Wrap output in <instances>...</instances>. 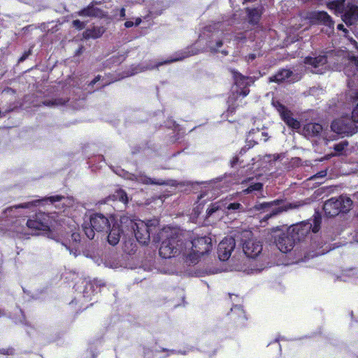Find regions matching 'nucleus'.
Listing matches in <instances>:
<instances>
[{"mask_svg": "<svg viewBox=\"0 0 358 358\" xmlns=\"http://www.w3.org/2000/svg\"><path fill=\"white\" fill-rule=\"evenodd\" d=\"M278 110L280 113L282 119L285 122L294 129H299L300 127V122L294 119L289 110L285 108L283 106H280Z\"/></svg>", "mask_w": 358, "mask_h": 358, "instance_id": "15", "label": "nucleus"}, {"mask_svg": "<svg viewBox=\"0 0 358 358\" xmlns=\"http://www.w3.org/2000/svg\"><path fill=\"white\" fill-rule=\"evenodd\" d=\"M241 95H242L243 97L247 96L249 93V90L248 88H244L241 90V92H239Z\"/></svg>", "mask_w": 358, "mask_h": 358, "instance_id": "40", "label": "nucleus"}, {"mask_svg": "<svg viewBox=\"0 0 358 358\" xmlns=\"http://www.w3.org/2000/svg\"><path fill=\"white\" fill-rule=\"evenodd\" d=\"M241 192L245 194H257L260 193L263 189V184L259 182H257L253 178H249L243 181L241 184Z\"/></svg>", "mask_w": 358, "mask_h": 358, "instance_id": "12", "label": "nucleus"}, {"mask_svg": "<svg viewBox=\"0 0 358 358\" xmlns=\"http://www.w3.org/2000/svg\"><path fill=\"white\" fill-rule=\"evenodd\" d=\"M90 12H91V17H92V15H94V13H95V8H93L92 6H91Z\"/></svg>", "mask_w": 358, "mask_h": 358, "instance_id": "47", "label": "nucleus"}, {"mask_svg": "<svg viewBox=\"0 0 358 358\" xmlns=\"http://www.w3.org/2000/svg\"><path fill=\"white\" fill-rule=\"evenodd\" d=\"M120 15L121 17H125V9L124 8L120 9Z\"/></svg>", "mask_w": 358, "mask_h": 358, "instance_id": "44", "label": "nucleus"}, {"mask_svg": "<svg viewBox=\"0 0 358 358\" xmlns=\"http://www.w3.org/2000/svg\"><path fill=\"white\" fill-rule=\"evenodd\" d=\"M228 210H238L242 208L239 203H233L228 205L227 207Z\"/></svg>", "mask_w": 358, "mask_h": 358, "instance_id": "35", "label": "nucleus"}, {"mask_svg": "<svg viewBox=\"0 0 358 358\" xmlns=\"http://www.w3.org/2000/svg\"><path fill=\"white\" fill-rule=\"evenodd\" d=\"M278 203V201H275L273 202H271V203H260V204H258V205H256L255 206V208L256 210H261V209H263L264 208H267V207H270L273 205H276L277 203Z\"/></svg>", "mask_w": 358, "mask_h": 358, "instance_id": "31", "label": "nucleus"}, {"mask_svg": "<svg viewBox=\"0 0 358 358\" xmlns=\"http://www.w3.org/2000/svg\"><path fill=\"white\" fill-rule=\"evenodd\" d=\"M234 76L235 84L237 86H241V85H243L244 83H246V80H248V78L243 77L242 75L238 74V73H235Z\"/></svg>", "mask_w": 358, "mask_h": 358, "instance_id": "27", "label": "nucleus"}, {"mask_svg": "<svg viewBox=\"0 0 358 358\" xmlns=\"http://www.w3.org/2000/svg\"><path fill=\"white\" fill-rule=\"evenodd\" d=\"M321 219L315 217L312 224L301 223L290 227H278L271 229L268 233L267 239L273 241L278 250L287 253L290 252L295 244L296 241L301 240L312 229L313 232L317 233L320 228Z\"/></svg>", "mask_w": 358, "mask_h": 358, "instance_id": "2", "label": "nucleus"}, {"mask_svg": "<svg viewBox=\"0 0 358 358\" xmlns=\"http://www.w3.org/2000/svg\"><path fill=\"white\" fill-rule=\"evenodd\" d=\"M114 197L116 199H119L120 201H122L124 203L127 202V196L126 193L122 189L117 190L115 192Z\"/></svg>", "mask_w": 358, "mask_h": 358, "instance_id": "25", "label": "nucleus"}, {"mask_svg": "<svg viewBox=\"0 0 358 358\" xmlns=\"http://www.w3.org/2000/svg\"><path fill=\"white\" fill-rule=\"evenodd\" d=\"M310 19L313 21L323 24L331 29L334 28V22L330 15L324 11L313 12L310 14Z\"/></svg>", "mask_w": 358, "mask_h": 358, "instance_id": "14", "label": "nucleus"}, {"mask_svg": "<svg viewBox=\"0 0 358 358\" xmlns=\"http://www.w3.org/2000/svg\"><path fill=\"white\" fill-rule=\"evenodd\" d=\"M222 45V43L221 41H219L217 43V48L220 47Z\"/></svg>", "mask_w": 358, "mask_h": 358, "instance_id": "49", "label": "nucleus"}, {"mask_svg": "<svg viewBox=\"0 0 358 358\" xmlns=\"http://www.w3.org/2000/svg\"><path fill=\"white\" fill-rule=\"evenodd\" d=\"M231 311L233 313H236L239 316H241V317H243L244 318L245 317V313H244L243 310L239 306H234L233 308H231Z\"/></svg>", "mask_w": 358, "mask_h": 358, "instance_id": "33", "label": "nucleus"}, {"mask_svg": "<svg viewBox=\"0 0 358 358\" xmlns=\"http://www.w3.org/2000/svg\"><path fill=\"white\" fill-rule=\"evenodd\" d=\"M348 86H349L350 87H351V82H350V81H349V82H348Z\"/></svg>", "mask_w": 358, "mask_h": 358, "instance_id": "52", "label": "nucleus"}, {"mask_svg": "<svg viewBox=\"0 0 358 358\" xmlns=\"http://www.w3.org/2000/svg\"><path fill=\"white\" fill-rule=\"evenodd\" d=\"M357 195H358V193H357Z\"/></svg>", "mask_w": 358, "mask_h": 358, "instance_id": "56", "label": "nucleus"}, {"mask_svg": "<svg viewBox=\"0 0 358 358\" xmlns=\"http://www.w3.org/2000/svg\"><path fill=\"white\" fill-rule=\"evenodd\" d=\"M236 245L234 238L232 237L224 238L218 245L217 254L221 261L229 259Z\"/></svg>", "mask_w": 358, "mask_h": 358, "instance_id": "10", "label": "nucleus"}, {"mask_svg": "<svg viewBox=\"0 0 358 358\" xmlns=\"http://www.w3.org/2000/svg\"><path fill=\"white\" fill-rule=\"evenodd\" d=\"M204 196H205V195L201 194V195L200 196L199 199H201V198H203V197H204Z\"/></svg>", "mask_w": 358, "mask_h": 358, "instance_id": "53", "label": "nucleus"}, {"mask_svg": "<svg viewBox=\"0 0 358 358\" xmlns=\"http://www.w3.org/2000/svg\"><path fill=\"white\" fill-rule=\"evenodd\" d=\"M341 206L338 199L331 198L324 203L323 209L326 215L334 217L341 212Z\"/></svg>", "mask_w": 358, "mask_h": 358, "instance_id": "13", "label": "nucleus"}, {"mask_svg": "<svg viewBox=\"0 0 358 358\" xmlns=\"http://www.w3.org/2000/svg\"><path fill=\"white\" fill-rule=\"evenodd\" d=\"M31 54V51L29 50L27 52H25L20 59V62H22L24 60H25L27 57Z\"/></svg>", "mask_w": 358, "mask_h": 358, "instance_id": "39", "label": "nucleus"}, {"mask_svg": "<svg viewBox=\"0 0 358 358\" xmlns=\"http://www.w3.org/2000/svg\"><path fill=\"white\" fill-rule=\"evenodd\" d=\"M337 28L339 30H343L345 33L348 32L347 29L344 28V26L342 24H338Z\"/></svg>", "mask_w": 358, "mask_h": 358, "instance_id": "43", "label": "nucleus"}, {"mask_svg": "<svg viewBox=\"0 0 358 358\" xmlns=\"http://www.w3.org/2000/svg\"><path fill=\"white\" fill-rule=\"evenodd\" d=\"M48 201H50L51 203H58L57 204L55 205L56 208H60V206H62V208L63 207H71L73 206V199L72 197H69V196H59V195L52 196L43 198V199H41V200H35L31 202L24 203L17 206H13V207L9 208L6 210V213L10 212L13 210V208H30L31 206H39L41 204L47 203Z\"/></svg>", "mask_w": 358, "mask_h": 358, "instance_id": "7", "label": "nucleus"}, {"mask_svg": "<svg viewBox=\"0 0 358 358\" xmlns=\"http://www.w3.org/2000/svg\"><path fill=\"white\" fill-rule=\"evenodd\" d=\"M73 27L78 29H82L85 27L84 22H81L79 20H73Z\"/></svg>", "mask_w": 358, "mask_h": 358, "instance_id": "34", "label": "nucleus"}, {"mask_svg": "<svg viewBox=\"0 0 358 358\" xmlns=\"http://www.w3.org/2000/svg\"><path fill=\"white\" fill-rule=\"evenodd\" d=\"M179 59H180L179 58H173V59H171L170 61H169V62L178 61Z\"/></svg>", "mask_w": 358, "mask_h": 358, "instance_id": "48", "label": "nucleus"}, {"mask_svg": "<svg viewBox=\"0 0 358 358\" xmlns=\"http://www.w3.org/2000/svg\"><path fill=\"white\" fill-rule=\"evenodd\" d=\"M3 315L2 311L0 310V317Z\"/></svg>", "mask_w": 358, "mask_h": 358, "instance_id": "54", "label": "nucleus"}, {"mask_svg": "<svg viewBox=\"0 0 358 358\" xmlns=\"http://www.w3.org/2000/svg\"><path fill=\"white\" fill-rule=\"evenodd\" d=\"M350 96V101L353 108L350 119L355 122V124L358 125V92H352Z\"/></svg>", "mask_w": 358, "mask_h": 358, "instance_id": "19", "label": "nucleus"}, {"mask_svg": "<svg viewBox=\"0 0 358 358\" xmlns=\"http://www.w3.org/2000/svg\"><path fill=\"white\" fill-rule=\"evenodd\" d=\"M322 131V127L317 123H308L304 125L302 134L306 137L315 136Z\"/></svg>", "mask_w": 358, "mask_h": 358, "instance_id": "17", "label": "nucleus"}, {"mask_svg": "<svg viewBox=\"0 0 358 358\" xmlns=\"http://www.w3.org/2000/svg\"><path fill=\"white\" fill-rule=\"evenodd\" d=\"M140 180L145 184H157V185H162L164 182L161 180L155 181L150 178L148 177H141L140 178Z\"/></svg>", "mask_w": 358, "mask_h": 358, "instance_id": "28", "label": "nucleus"}, {"mask_svg": "<svg viewBox=\"0 0 358 358\" xmlns=\"http://www.w3.org/2000/svg\"><path fill=\"white\" fill-rule=\"evenodd\" d=\"M221 208V206L218 203H213L207 210L208 216L211 215L213 213Z\"/></svg>", "mask_w": 358, "mask_h": 358, "instance_id": "29", "label": "nucleus"}, {"mask_svg": "<svg viewBox=\"0 0 358 358\" xmlns=\"http://www.w3.org/2000/svg\"><path fill=\"white\" fill-rule=\"evenodd\" d=\"M84 12H85V13H87V15H88V13H89V10H88V9L85 10H84Z\"/></svg>", "mask_w": 358, "mask_h": 358, "instance_id": "51", "label": "nucleus"}, {"mask_svg": "<svg viewBox=\"0 0 358 358\" xmlns=\"http://www.w3.org/2000/svg\"><path fill=\"white\" fill-rule=\"evenodd\" d=\"M121 230L118 225L113 224L108 236V242L111 245H116L119 241Z\"/></svg>", "mask_w": 358, "mask_h": 358, "instance_id": "20", "label": "nucleus"}, {"mask_svg": "<svg viewBox=\"0 0 358 358\" xmlns=\"http://www.w3.org/2000/svg\"><path fill=\"white\" fill-rule=\"evenodd\" d=\"M304 63L315 73L322 74L329 69L341 71L343 65L345 66L343 70L348 77L355 75V71H358V57L342 50L330 53L328 57H306Z\"/></svg>", "mask_w": 358, "mask_h": 358, "instance_id": "1", "label": "nucleus"}, {"mask_svg": "<svg viewBox=\"0 0 358 358\" xmlns=\"http://www.w3.org/2000/svg\"><path fill=\"white\" fill-rule=\"evenodd\" d=\"M83 292L84 294V296H85V294L87 293V292L86 291V288L85 289H83Z\"/></svg>", "mask_w": 358, "mask_h": 358, "instance_id": "50", "label": "nucleus"}, {"mask_svg": "<svg viewBox=\"0 0 358 358\" xmlns=\"http://www.w3.org/2000/svg\"><path fill=\"white\" fill-rule=\"evenodd\" d=\"M245 255L250 258L257 257L262 251V244L255 238H250L243 244Z\"/></svg>", "mask_w": 358, "mask_h": 358, "instance_id": "11", "label": "nucleus"}, {"mask_svg": "<svg viewBox=\"0 0 358 358\" xmlns=\"http://www.w3.org/2000/svg\"><path fill=\"white\" fill-rule=\"evenodd\" d=\"M327 8L336 15L342 14V20L346 24H353L358 20V6L348 3L345 8V0H334L327 4Z\"/></svg>", "mask_w": 358, "mask_h": 358, "instance_id": "6", "label": "nucleus"}, {"mask_svg": "<svg viewBox=\"0 0 358 358\" xmlns=\"http://www.w3.org/2000/svg\"><path fill=\"white\" fill-rule=\"evenodd\" d=\"M248 17L252 23H257L260 18L261 11L259 9H248Z\"/></svg>", "mask_w": 358, "mask_h": 358, "instance_id": "23", "label": "nucleus"}, {"mask_svg": "<svg viewBox=\"0 0 358 358\" xmlns=\"http://www.w3.org/2000/svg\"><path fill=\"white\" fill-rule=\"evenodd\" d=\"M292 72L288 69H282L278 72L274 76L270 78V81L282 83L285 81L292 82L294 80L292 78Z\"/></svg>", "mask_w": 358, "mask_h": 358, "instance_id": "18", "label": "nucleus"}, {"mask_svg": "<svg viewBox=\"0 0 358 358\" xmlns=\"http://www.w3.org/2000/svg\"><path fill=\"white\" fill-rule=\"evenodd\" d=\"M109 224L110 221L108 219L102 215H96L94 217H91V227L97 231L108 229Z\"/></svg>", "mask_w": 358, "mask_h": 358, "instance_id": "16", "label": "nucleus"}, {"mask_svg": "<svg viewBox=\"0 0 358 358\" xmlns=\"http://www.w3.org/2000/svg\"><path fill=\"white\" fill-rule=\"evenodd\" d=\"M211 249L212 241L210 237H199L185 244L183 257L187 262L196 264L202 255L208 253Z\"/></svg>", "mask_w": 358, "mask_h": 358, "instance_id": "3", "label": "nucleus"}, {"mask_svg": "<svg viewBox=\"0 0 358 358\" xmlns=\"http://www.w3.org/2000/svg\"><path fill=\"white\" fill-rule=\"evenodd\" d=\"M169 231H171L170 237L162 241L159 250V255L164 259L171 258L179 255L183 256L184 244L178 238V236H175L176 234L175 229H171L170 227L164 228L162 236L164 234H167L168 236Z\"/></svg>", "mask_w": 358, "mask_h": 358, "instance_id": "5", "label": "nucleus"}, {"mask_svg": "<svg viewBox=\"0 0 358 358\" xmlns=\"http://www.w3.org/2000/svg\"><path fill=\"white\" fill-rule=\"evenodd\" d=\"M65 246L66 247V248H67L68 250H69L70 253L73 254V255H74V256H77V255H78V250H80V248H79V246H78H78H76V247H75V248H76V250H75L76 251H75V252H73V250H71V249H70L69 247H67L66 245H65Z\"/></svg>", "mask_w": 358, "mask_h": 358, "instance_id": "38", "label": "nucleus"}, {"mask_svg": "<svg viewBox=\"0 0 358 358\" xmlns=\"http://www.w3.org/2000/svg\"><path fill=\"white\" fill-rule=\"evenodd\" d=\"M331 127L332 131L336 134L351 136L357 131L358 125L355 124V123L346 115L342 116L341 118L333 121Z\"/></svg>", "mask_w": 358, "mask_h": 358, "instance_id": "8", "label": "nucleus"}, {"mask_svg": "<svg viewBox=\"0 0 358 358\" xmlns=\"http://www.w3.org/2000/svg\"><path fill=\"white\" fill-rule=\"evenodd\" d=\"M338 201L341 203V210L342 213L348 212L352 206V201L350 198L345 196H341L338 198Z\"/></svg>", "mask_w": 358, "mask_h": 358, "instance_id": "21", "label": "nucleus"}, {"mask_svg": "<svg viewBox=\"0 0 358 358\" xmlns=\"http://www.w3.org/2000/svg\"><path fill=\"white\" fill-rule=\"evenodd\" d=\"M65 102H66L65 101L59 99H55L52 101H45L43 102V104L47 106H55L64 105L65 103Z\"/></svg>", "mask_w": 358, "mask_h": 358, "instance_id": "26", "label": "nucleus"}, {"mask_svg": "<svg viewBox=\"0 0 358 358\" xmlns=\"http://www.w3.org/2000/svg\"><path fill=\"white\" fill-rule=\"evenodd\" d=\"M141 22V18H136V22H135V24L136 25H138Z\"/></svg>", "mask_w": 358, "mask_h": 358, "instance_id": "46", "label": "nucleus"}, {"mask_svg": "<svg viewBox=\"0 0 358 358\" xmlns=\"http://www.w3.org/2000/svg\"><path fill=\"white\" fill-rule=\"evenodd\" d=\"M350 42L351 45H352L355 49H357V50H358V45H357V43L355 40H353L352 38H350Z\"/></svg>", "mask_w": 358, "mask_h": 358, "instance_id": "41", "label": "nucleus"}, {"mask_svg": "<svg viewBox=\"0 0 358 358\" xmlns=\"http://www.w3.org/2000/svg\"><path fill=\"white\" fill-rule=\"evenodd\" d=\"M133 25H134V22H133L132 21H127V22L124 23V26H125V27H127V28H130V27H131Z\"/></svg>", "mask_w": 358, "mask_h": 358, "instance_id": "42", "label": "nucleus"}, {"mask_svg": "<svg viewBox=\"0 0 358 358\" xmlns=\"http://www.w3.org/2000/svg\"><path fill=\"white\" fill-rule=\"evenodd\" d=\"M120 222L122 224H128L133 229L136 240L141 244H145L149 241L150 232L159 224V221L155 219L144 222L141 220H129L123 217Z\"/></svg>", "mask_w": 358, "mask_h": 358, "instance_id": "4", "label": "nucleus"}, {"mask_svg": "<svg viewBox=\"0 0 358 358\" xmlns=\"http://www.w3.org/2000/svg\"><path fill=\"white\" fill-rule=\"evenodd\" d=\"M327 176V171H321L315 175L311 176L310 180H316L317 179L324 178Z\"/></svg>", "mask_w": 358, "mask_h": 358, "instance_id": "32", "label": "nucleus"}, {"mask_svg": "<svg viewBox=\"0 0 358 358\" xmlns=\"http://www.w3.org/2000/svg\"><path fill=\"white\" fill-rule=\"evenodd\" d=\"M27 226L34 231H48L50 229V217L44 213H39L27 220Z\"/></svg>", "mask_w": 358, "mask_h": 358, "instance_id": "9", "label": "nucleus"}, {"mask_svg": "<svg viewBox=\"0 0 358 358\" xmlns=\"http://www.w3.org/2000/svg\"><path fill=\"white\" fill-rule=\"evenodd\" d=\"M303 205V203L301 202V201H299V202H296V203H289L288 206H285L284 208H278V209L273 210L272 212H271L270 213L266 215L264 218L268 219V218L271 217L273 215H277L280 212H282L283 210H287V209L296 208H298V207L301 206Z\"/></svg>", "mask_w": 358, "mask_h": 358, "instance_id": "22", "label": "nucleus"}, {"mask_svg": "<svg viewBox=\"0 0 358 358\" xmlns=\"http://www.w3.org/2000/svg\"><path fill=\"white\" fill-rule=\"evenodd\" d=\"M71 236H72L73 240L75 242H77V241H80V234H78V233H73V234H72Z\"/></svg>", "mask_w": 358, "mask_h": 358, "instance_id": "37", "label": "nucleus"}, {"mask_svg": "<svg viewBox=\"0 0 358 358\" xmlns=\"http://www.w3.org/2000/svg\"><path fill=\"white\" fill-rule=\"evenodd\" d=\"M13 348H1L0 349V354L5 355H13Z\"/></svg>", "mask_w": 358, "mask_h": 358, "instance_id": "36", "label": "nucleus"}, {"mask_svg": "<svg viewBox=\"0 0 358 358\" xmlns=\"http://www.w3.org/2000/svg\"><path fill=\"white\" fill-rule=\"evenodd\" d=\"M348 142L346 141H343L338 144H336L334 147L335 151H336L338 153H340L342 152L344 148L348 145Z\"/></svg>", "mask_w": 358, "mask_h": 358, "instance_id": "30", "label": "nucleus"}, {"mask_svg": "<svg viewBox=\"0 0 358 358\" xmlns=\"http://www.w3.org/2000/svg\"><path fill=\"white\" fill-rule=\"evenodd\" d=\"M85 36H87V31H85Z\"/></svg>", "mask_w": 358, "mask_h": 358, "instance_id": "55", "label": "nucleus"}, {"mask_svg": "<svg viewBox=\"0 0 358 358\" xmlns=\"http://www.w3.org/2000/svg\"><path fill=\"white\" fill-rule=\"evenodd\" d=\"M104 31H105V29L103 27L94 26L91 29V38H97L100 37L104 33Z\"/></svg>", "mask_w": 358, "mask_h": 358, "instance_id": "24", "label": "nucleus"}, {"mask_svg": "<svg viewBox=\"0 0 358 358\" xmlns=\"http://www.w3.org/2000/svg\"><path fill=\"white\" fill-rule=\"evenodd\" d=\"M100 78H101V76H96V77L93 80V81H92V83H96L98 80H100Z\"/></svg>", "mask_w": 358, "mask_h": 358, "instance_id": "45", "label": "nucleus"}]
</instances>
